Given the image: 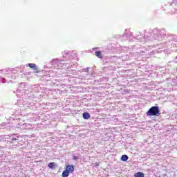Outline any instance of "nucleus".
Instances as JSON below:
<instances>
[{"label":"nucleus","instance_id":"1","mask_svg":"<svg viewBox=\"0 0 177 177\" xmlns=\"http://www.w3.org/2000/svg\"><path fill=\"white\" fill-rule=\"evenodd\" d=\"M160 108L158 106H152L147 112V115L149 117H160Z\"/></svg>","mask_w":177,"mask_h":177},{"label":"nucleus","instance_id":"2","mask_svg":"<svg viewBox=\"0 0 177 177\" xmlns=\"http://www.w3.org/2000/svg\"><path fill=\"white\" fill-rule=\"evenodd\" d=\"M74 165H66L65 170L62 172V177H68L70 174L74 173Z\"/></svg>","mask_w":177,"mask_h":177},{"label":"nucleus","instance_id":"3","mask_svg":"<svg viewBox=\"0 0 177 177\" xmlns=\"http://www.w3.org/2000/svg\"><path fill=\"white\" fill-rule=\"evenodd\" d=\"M28 66L30 68H33V70H35L36 73H39V71L38 70V66H37V64H29Z\"/></svg>","mask_w":177,"mask_h":177},{"label":"nucleus","instance_id":"4","mask_svg":"<svg viewBox=\"0 0 177 177\" xmlns=\"http://www.w3.org/2000/svg\"><path fill=\"white\" fill-rule=\"evenodd\" d=\"M83 118L84 120H89V118H91V115L89 114V113H83Z\"/></svg>","mask_w":177,"mask_h":177},{"label":"nucleus","instance_id":"5","mask_svg":"<svg viewBox=\"0 0 177 177\" xmlns=\"http://www.w3.org/2000/svg\"><path fill=\"white\" fill-rule=\"evenodd\" d=\"M48 168H50V169H55V167H56V163L55 162H50L48 165Z\"/></svg>","mask_w":177,"mask_h":177},{"label":"nucleus","instance_id":"6","mask_svg":"<svg viewBox=\"0 0 177 177\" xmlns=\"http://www.w3.org/2000/svg\"><path fill=\"white\" fill-rule=\"evenodd\" d=\"M95 55L99 59H102L103 57V56L102 55V51H95Z\"/></svg>","mask_w":177,"mask_h":177},{"label":"nucleus","instance_id":"7","mask_svg":"<svg viewBox=\"0 0 177 177\" xmlns=\"http://www.w3.org/2000/svg\"><path fill=\"white\" fill-rule=\"evenodd\" d=\"M134 177H145V174L142 172L138 171L134 174Z\"/></svg>","mask_w":177,"mask_h":177},{"label":"nucleus","instance_id":"8","mask_svg":"<svg viewBox=\"0 0 177 177\" xmlns=\"http://www.w3.org/2000/svg\"><path fill=\"white\" fill-rule=\"evenodd\" d=\"M122 161H127L128 160V156L127 155H122L121 157Z\"/></svg>","mask_w":177,"mask_h":177},{"label":"nucleus","instance_id":"9","mask_svg":"<svg viewBox=\"0 0 177 177\" xmlns=\"http://www.w3.org/2000/svg\"><path fill=\"white\" fill-rule=\"evenodd\" d=\"M73 160H78V157H77V156H73Z\"/></svg>","mask_w":177,"mask_h":177},{"label":"nucleus","instance_id":"10","mask_svg":"<svg viewBox=\"0 0 177 177\" xmlns=\"http://www.w3.org/2000/svg\"><path fill=\"white\" fill-rule=\"evenodd\" d=\"M95 167H99V163L95 162Z\"/></svg>","mask_w":177,"mask_h":177}]
</instances>
